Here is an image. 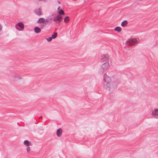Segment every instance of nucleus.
Returning a JSON list of instances; mask_svg holds the SVG:
<instances>
[{
	"label": "nucleus",
	"instance_id": "obj_12",
	"mask_svg": "<svg viewBox=\"0 0 158 158\" xmlns=\"http://www.w3.org/2000/svg\"><path fill=\"white\" fill-rule=\"evenodd\" d=\"M62 133V130L61 128H60L58 129L56 133V135L58 137H60Z\"/></svg>",
	"mask_w": 158,
	"mask_h": 158
},
{
	"label": "nucleus",
	"instance_id": "obj_23",
	"mask_svg": "<svg viewBox=\"0 0 158 158\" xmlns=\"http://www.w3.org/2000/svg\"><path fill=\"white\" fill-rule=\"evenodd\" d=\"M26 149L27 152L29 153L30 151V148L29 146H28L27 147Z\"/></svg>",
	"mask_w": 158,
	"mask_h": 158
},
{
	"label": "nucleus",
	"instance_id": "obj_17",
	"mask_svg": "<svg viewBox=\"0 0 158 158\" xmlns=\"http://www.w3.org/2000/svg\"><path fill=\"white\" fill-rule=\"evenodd\" d=\"M57 33L56 32H54L52 35V39L56 38L57 36Z\"/></svg>",
	"mask_w": 158,
	"mask_h": 158
},
{
	"label": "nucleus",
	"instance_id": "obj_13",
	"mask_svg": "<svg viewBox=\"0 0 158 158\" xmlns=\"http://www.w3.org/2000/svg\"><path fill=\"white\" fill-rule=\"evenodd\" d=\"M152 114L153 115H155L156 116H158V109H155L154 111H153L152 112Z\"/></svg>",
	"mask_w": 158,
	"mask_h": 158
},
{
	"label": "nucleus",
	"instance_id": "obj_25",
	"mask_svg": "<svg viewBox=\"0 0 158 158\" xmlns=\"http://www.w3.org/2000/svg\"><path fill=\"white\" fill-rule=\"evenodd\" d=\"M137 1L139 2H141L143 1L144 0H136Z\"/></svg>",
	"mask_w": 158,
	"mask_h": 158
},
{
	"label": "nucleus",
	"instance_id": "obj_15",
	"mask_svg": "<svg viewBox=\"0 0 158 158\" xmlns=\"http://www.w3.org/2000/svg\"><path fill=\"white\" fill-rule=\"evenodd\" d=\"M34 31L35 33H38L40 32V29L38 27H36L34 28Z\"/></svg>",
	"mask_w": 158,
	"mask_h": 158
},
{
	"label": "nucleus",
	"instance_id": "obj_8",
	"mask_svg": "<svg viewBox=\"0 0 158 158\" xmlns=\"http://www.w3.org/2000/svg\"><path fill=\"white\" fill-rule=\"evenodd\" d=\"M34 13L38 16H40L43 15V14L41 12V9L40 8L35 9L34 10Z\"/></svg>",
	"mask_w": 158,
	"mask_h": 158
},
{
	"label": "nucleus",
	"instance_id": "obj_10",
	"mask_svg": "<svg viewBox=\"0 0 158 158\" xmlns=\"http://www.w3.org/2000/svg\"><path fill=\"white\" fill-rule=\"evenodd\" d=\"M108 59V56L104 54L102 56L101 58V61L102 62H104L107 60Z\"/></svg>",
	"mask_w": 158,
	"mask_h": 158
},
{
	"label": "nucleus",
	"instance_id": "obj_26",
	"mask_svg": "<svg viewBox=\"0 0 158 158\" xmlns=\"http://www.w3.org/2000/svg\"><path fill=\"white\" fill-rule=\"evenodd\" d=\"M121 30H122L121 28L120 27H119V32L121 31Z\"/></svg>",
	"mask_w": 158,
	"mask_h": 158
},
{
	"label": "nucleus",
	"instance_id": "obj_11",
	"mask_svg": "<svg viewBox=\"0 0 158 158\" xmlns=\"http://www.w3.org/2000/svg\"><path fill=\"white\" fill-rule=\"evenodd\" d=\"M24 144L26 146L28 147L29 146L32 145V144L31 143V142L30 141H29L27 140H25L24 141Z\"/></svg>",
	"mask_w": 158,
	"mask_h": 158
},
{
	"label": "nucleus",
	"instance_id": "obj_18",
	"mask_svg": "<svg viewBox=\"0 0 158 158\" xmlns=\"http://www.w3.org/2000/svg\"><path fill=\"white\" fill-rule=\"evenodd\" d=\"M58 13L59 14V15H64V13L63 10H60L59 12Z\"/></svg>",
	"mask_w": 158,
	"mask_h": 158
},
{
	"label": "nucleus",
	"instance_id": "obj_24",
	"mask_svg": "<svg viewBox=\"0 0 158 158\" xmlns=\"http://www.w3.org/2000/svg\"><path fill=\"white\" fill-rule=\"evenodd\" d=\"M114 30L115 31L118 32V26L116 27L115 28Z\"/></svg>",
	"mask_w": 158,
	"mask_h": 158
},
{
	"label": "nucleus",
	"instance_id": "obj_14",
	"mask_svg": "<svg viewBox=\"0 0 158 158\" xmlns=\"http://www.w3.org/2000/svg\"><path fill=\"white\" fill-rule=\"evenodd\" d=\"M45 22V19L43 18H40L37 21L38 23H40Z\"/></svg>",
	"mask_w": 158,
	"mask_h": 158
},
{
	"label": "nucleus",
	"instance_id": "obj_4",
	"mask_svg": "<svg viewBox=\"0 0 158 158\" xmlns=\"http://www.w3.org/2000/svg\"><path fill=\"white\" fill-rule=\"evenodd\" d=\"M103 83L109 82L111 81L110 77L107 75L106 73H105L103 75Z\"/></svg>",
	"mask_w": 158,
	"mask_h": 158
},
{
	"label": "nucleus",
	"instance_id": "obj_1",
	"mask_svg": "<svg viewBox=\"0 0 158 158\" xmlns=\"http://www.w3.org/2000/svg\"><path fill=\"white\" fill-rule=\"evenodd\" d=\"M110 64L109 62H106L103 64L99 69V73L102 74L106 71L109 67Z\"/></svg>",
	"mask_w": 158,
	"mask_h": 158
},
{
	"label": "nucleus",
	"instance_id": "obj_29",
	"mask_svg": "<svg viewBox=\"0 0 158 158\" xmlns=\"http://www.w3.org/2000/svg\"><path fill=\"white\" fill-rule=\"evenodd\" d=\"M58 3H59V4L60 3V2H58Z\"/></svg>",
	"mask_w": 158,
	"mask_h": 158
},
{
	"label": "nucleus",
	"instance_id": "obj_16",
	"mask_svg": "<svg viewBox=\"0 0 158 158\" xmlns=\"http://www.w3.org/2000/svg\"><path fill=\"white\" fill-rule=\"evenodd\" d=\"M127 23L128 22L127 20H124L122 22L121 26L122 27H125L127 25Z\"/></svg>",
	"mask_w": 158,
	"mask_h": 158
},
{
	"label": "nucleus",
	"instance_id": "obj_27",
	"mask_svg": "<svg viewBox=\"0 0 158 158\" xmlns=\"http://www.w3.org/2000/svg\"><path fill=\"white\" fill-rule=\"evenodd\" d=\"M60 8V7H59L58 8H57V10H58Z\"/></svg>",
	"mask_w": 158,
	"mask_h": 158
},
{
	"label": "nucleus",
	"instance_id": "obj_3",
	"mask_svg": "<svg viewBox=\"0 0 158 158\" xmlns=\"http://www.w3.org/2000/svg\"><path fill=\"white\" fill-rule=\"evenodd\" d=\"M16 29L19 31H22L24 30V26L23 23L19 22L15 25Z\"/></svg>",
	"mask_w": 158,
	"mask_h": 158
},
{
	"label": "nucleus",
	"instance_id": "obj_9",
	"mask_svg": "<svg viewBox=\"0 0 158 158\" xmlns=\"http://www.w3.org/2000/svg\"><path fill=\"white\" fill-rule=\"evenodd\" d=\"M53 18V15L51 16H49L47 18L45 19V22L48 24V23H51L52 20Z\"/></svg>",
	"mask_w": 158,
	"mask_h": 158
},
{
	"label": "nucleus",
	"instance_id": "obj_21",
	"mask_svg": "<svg viewBox=\"0 0 158 158\" xmlns=\"http://www.w3.org/2000/svg\"><path fill=\"white\" fill-rule=\"evenodd\" d=\"M113 85L114 86V88H117L118 86V83L115 82H113L112 83Z\"/></svg>",
	"mask_w": 158,
	"mask_h": 158
},
{
	"label": "nucleus",
	"instance_id": "obj_22",
	"mask_svg": "<svg viewBox=\"0 0 158 158\" xmlns=\"http://www.w3.org/2000/svg\"><path fill=\"white\" fill-rule=\"evenodd\" d=\"M52 39V37H48V38H46V40L48 41V42H50Z\"/></svg>",
	"mask_w": 158,
	"mask_h": 158
},
{
	"label": "nucleus",
	"instance_id": "obj_2",
	"mask_svg": "<svg viewBox=\"0 0 158 158\" xmlns=\"http://www.w3.org/2000/svg\"><path fill=\"white\" fill-rule=\"evenodd\" d=\"M137 43V40L136 38L128 39L126 42L125 44L127 46L134 45Z\"/></svg>",
	"mask_w": 158,
	"mask_h": 158
},
{
	"label": "nucleus",
	"instance_id": "obj_19",
	"mask_svg": "<svg viewBox=\"0 0 158 158\" xmlns=\"http://www.w3.org/2000/svg\"><path fill=\"white\" fill-rule=\"evenodd\" d=\"M69 20V18L68 16H66L65 17L64 19V22L65 23H67L68 22Z\"/></svg>",
	"mask_w": 158,
	"mask_h": 158
},
{
	"label": "nucleus",
	"instance_id": "obj_20",
	"mask_svg": "<svg viewBox=\"0 0 158 158\" xmlns=\"http://www.w3.org/2000/svg\"><path fill=\"white\" fill-rule=\"evenodd\" d=\"M47 24L46 23V22H45L41 24L40 25V27L41 28H43Z\"/></svg>",
	"mask_w": 158,
	"mask_h": 158
},
{
	"label": "nucleus",
	"instance_id": "obj_28",
	"mask_svg": "<svg viewBox=\"0 0 158 158\" xmlns=\"http://www.w3.org/2000/svg\"><path fill=\"white\" fill-rule=\"evenodd\" d=\"M40 118H42V116H41Z\"/></svg>",
	"mask_w": 158,
	"mask_h": 158
},
{
	"label": "nucleus",
	"instance_id": "obj_7",
	"mask_svg": "<svg viewBox=\"0 0 158 158\" xmlns=\"http://www.w3.org/2000/svg\"><path fill=\"white\" fill-rule=\"evenodd\" d=\"M62 19V17L60 15H57L53 19V21L55 22H60Z\"/></svg>",
	"mask_w": 158,
	"mask_h": 158
},
{
	"label": "nucleus",
	"instance_id": "obj_5",
	"mask_svg": "<svg viewBox=\"0 0 158 158\" xmlns=\"http://www.w3.org/2000/svg\"><path fill=\"white\" fill-rule=\"evenodd\" d=\"M110 82L103 83V87L107 90L110 91L111 88Z\"/></svg>",
	"mask_w": 158,
	"mask_h": 158
},
{
	"label": "nucleus",
	"instance_id": "obj_6",
	"mask_svg": "<svg viewBox=\"0 0 158 158\" xmlns=\"http://www.w3.org/2000/svg\"><path fill=\"white\" fill-rule=\"evenodd\" d=\"M22 78V77L19 76L18 74H15L13 75V80L14 81H17Z\"/></svg>",
	"mask_w": 158,
	"mask_h": 158
}]
</instances>
